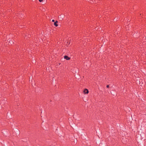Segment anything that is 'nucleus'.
I'll list each match as a JSON object with an SVG mask.
<instances>
[{
  "instance_id": "f257e3e1",
  "label": "nucleus",
  "mask_w": 146,
  "mask_h": 146,
  "mask_svg": "<svg viewBox=\"0 0 146 146\" xmlns=\"http://www.w3.org/2000/svg\"><path fill=\"white\" fill-rule=\"evenodd\" d=\"M64 16L63 15H60V16H59L58 17V18H59V19H60V20H63V19H64Z\"/></svg>"
},
{
  "instance_id": "f03ea898",
  "label": "nucleus",
  "mask_w": 146,
  "mask_h": 146,
  "mask_svg": "<svg viewBox=\"0 0 146 146\" xmlns=\"http://www.w3.org/2000/svg\"><path fill=\"white\" fill-rule=\"evenodd\" d=\"M83 92L84 94H87L89 92L88 89H85L84 90Z\"/></svg>"
},
{
  "instance_id": "7ed1b4c3",
  "label": "nucleus",
  "mask_w": 146,
  "mask_h": 146,
  "mask_svg": "<svg viewBox=\"0 0 146 146\" xmlns=\"http://www.w3.org/2000/svg\"><path fill=\"white\" fill-rule=\"evenodd\" d=\"M64 59H66L67 60H69L70 59V58L68 57L67 56H65L64 57Z\"/></svg>"
},
{
  "instance_id": "20e7f679",
  "label": "nucleus",
  "mask_w": 146,
  "mask_h": 146,
  "mask_svg": "<svg viewBox=\"0 0 146 146\" xmlns=\"http://www.w3.org/2000/svg\"><path fill=\"white\" fill-rule=\"evenodd\" d=\"M58 23V21H56L54 23V25L56 26L57 27L58 26V24H57V23Z\"/></svg>"
},
{
  "instance_id": "39448f33",
  "label": "nucleus",
  "mask_w": 146,
  "mask_h": 146,
  "mask_svg": "<svg viewBox=\"0 0 146 146\" xmlns=\"http://www.w3.org/2000/svg\"><path fill=\"white\" fill-rule=\"evenodd\" d=\"M107 88H108L109 87V85H107L106 86Z\"/></svg>"
},
{
  "instance_id": "423d86ee",
  "label": "nucleus",
  "mask_w": 146,
  "mask_h": 146,
  "mask_svg": "<svg viewBox=\"0 0 146 146\" xmlns=\"http://www.w3.org/2000/svg\"><path fill=\"white\" fill-rule=\"evenodd\" d=\"M40 2H41L43 0H38Z\"/></svg>"
},
{
  "instance_id": "0eeeda50",
  "label": "nucleus",
  "mask_w": 146,
  "mask_h": 146,
  "mask_svg": "<svg viewBox=\"0 0 146 146\" xmlns=\"http://www.w3.org/2000/svg\"><path fill=\"white\" fill-rule=\"evenodd\" d=\"M117 18H115L114 19L115 20H117Z\"/></svg>"
},
{
  "instance_id": "6e6552de",
  "label": "nucleus",
  "mask_w": 146,
  "mask_h": 146,
  "mask_svg": "<svg viewBox=\"0 0 146 146\" xmlns=\"http://www.w3.org/2000/svg\"><path fill=\"white\" fill-rule=\"evenodd\" d=\"M52 22H54V20H52Z\"/></svg>"
},
{
  "instance_id": "1a4fd4ad",
  "label": "nucleus",
  "mask_w": 146,
  "mask_h": 146,
  "mask_svg": "<svg viewBox=\"0 0 146 146\" xmlns=\"http://www.w3.org/2000/svg\"><path fill=\"white\" fill-rule=\"evenodd\" d=\"M12 41H11V42L10 41H9V42L10 43V44L11 43H12Z\"/></svg>"
},
{
  "instance_id": "9d476101",
  "label": "nucleus",
  "mask_w": 146,
  "mask_h": 146,
  "mask_svg": "<svg viewBox=\"0 0 146 146\" xmlns=\"http://www.w3.org/2000/svg\"><path fill=\"white\" fill-rule=\"evenodd\" d=\"M12 41H11V42L10 41H9V42L10 43V44L11 43H12Z\"/></svg>"
}]
</instances>
